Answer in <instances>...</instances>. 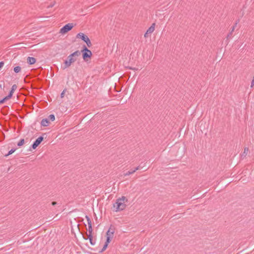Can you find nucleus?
Returning <instances> with one entry per match:
<instances>
[{"label": "nucleus", "instance_id": "f257e3e1", "mask_svg": "<svg viewBox=\"0 0 254 254\" xmlns=\"http://www.w3.org/2000/svg\"><path fill=\"white\" fill-rule=\"evenodd\" d=\"M127 201V199L124 196L117 199L116 203L114 204V207L116 208V211H118L125 209L126 207L125 202Z\"/></svg>", "mask_w": 254, "mask_h": 254}, {"label": "nucleus", "instance_id": "f03ea898", "mask_svg": "<svg viewBox=\"0 0 254 254\" xmlns=\"http://www.w3.org/2000/svg\"><path fill=\"white\" fill-rule=\"evenodd\" d=\"M80 55V52L78 50L69 55L67 57L68 60H66L64 62L65 66L64 69L70 66L72 63H74L77 60V58Z\"/></svg>", "mask_w": 254, "mask_h": 254}, {"label": "nucleus", "instance_id": "7ed1b4c3", "mask_svg": "<svg viewBox=\"0 0 254 254\" xmlns=\"http://www.w3.org/2000/svg\"><path fill=\"white\" fill-rule=\"evenodd\" d=\"M82 52V58L85 61H87L88 58H90L92 56V52L89 50L85 45L83 47V49L81 51Z\"/></svg>", "mask_w": 254, "mask_h": 254}, {"label": "nucleus", "instance_id": "20e7f679", "mask_svg": "<svg viewBox=\"0 0 254 254\" xmlns=\"http://www.w3.org/2000/svg\"><path fill=\"white\" fill-rule=\"evenodd\" d=\"M73 27V24L72 23H68L63 27L60 31V33L62 34H64L70 30Z\"/></svg>", "mask_w": 254, "mask_h": 254}, {"label": "nucleus", "instance_id": "39448f33", "mask_svg": "<svg viewBox=\"0 0 254 254\" xmlns=\"http://www.w3.org/2000/svg\"><path fill=\"white\" fill-rule=\"evenodd\" d=\"M115 231L114 228H112L111 227H110L109 230L106 233V237L107 239L106 241H107V243H110L111 241V240L112 239L113 237V235L114 234Z\"/></svg>", "mask_w": 254, "mask_h": 254}, {"label": "nucleus", "instance_id": "423d86ee", "mask_svg": "<svg viewBox=\"0 0 254 254\" xmlns=\"http://www.w3.org/2000/svg\"><path fill=\"white\" fill-rule=\"evenodd\" d=\"M43 137L40 136L34 142L33 144L32 145V147L33 149H35L36 147L41 143V142L43 140Z\"/></svg>", "mask_w": 254, "mask_h": 254}, {"label": "nucleus", "instance_id": "0eeeda50", "mask_svg": "<svg viewBox=\"0 0 254 254\" xmlns=\"http://www.w3.org/2000/svg\"><path fill=\"white\" fill-rule=\"evenodd\" d=\"M85 218L87 219L88 226V233H90V234L92 233L93 230H92V228L91 220H90L89 217L87 215L85 216Z\"/></svg>", "mask_w": 254, "mask_h": 254}, {"label": "nucleus", "instance_id": "6e6552de", "mask_svg": "<svg viewBox=\"0 0 254 254\" xmlns=\"http://www.w3.org/2000/svg\"><path fill=\"white\" fill-rule=\"evenodd\" d=\"M239 20H238L236 21L235 23L234 24V25L232 27V28H231V30L230 31V32L228 33V34L227 35V38L228 39L229 38L231 37V36H232V34H233V32L234 31L236 27H237V25L238 24V23H239Z\"/></svg>", "mask_w": 254, "mask_h": 254}, {"label": "nucleus", "instance_id": "1a4fd4ad", "mask_svg": "<svg viewBox=\"0 0 254 254\" xmlns=\"http://www.w3.org/2000/svg\"><path fill=\"white\" fill-rule=\"evenodd\" d=\"M77 38L81 39L84 42H85L87 38H89L87 36L82 33H79L76 35Z\"/></svg>", "mask_w": 254, "mask_h": 254}, {"label": "nucleus", "instance_id": "9d476101", "mask_svg": "<svg viewBox=\"0 0 254 254\" xmlns=\"http://www.w3.org/2000/svg\"><path fill=\"white\" fill-rule=\"evenodd\" d=\"M155 23H153L151 26L147 29V33H149V34L152 33L155 30Z\"/></svg>", "mask_w": 254, "mask_h": 254}, {"label": "nucleus", "instance_id": "9b49d317", "mask_svg": "<svg viewBox=\"0 0 254 254\" xmlns=\"http://www.w3.org/2000/svg\"><path fill=\"white\" fill-rule=\"evenodd\" d=\"M50 122L48 119H43L41 122V125L43 127H47L49 126Z\"/></svg>", "mask_w": 254, "mask_h": 254}, {"label": "nucleus", "instance_id": "f8f14e48", "mask_svg": "<svg viewBox=\"0 0 254 254\" xmlns=\"http://www.w3.org/2000/svg\"><path fill=\"white\" fill-rule=\"evenodd\" d=\"M36 59L33 57H28L27 58V63L29 64H33L36 63Z\"/></svg>", "mask_w": 254, "mask_h": 254}, {"label": "nucleus", "instance_id": "ddd939ff", "mask_svg": "<svg viewBox=\"0 0 254 254\" xmlns=\"http://www.w3.org/2000/svg\"><path fill=\"white\" fill-rule=\"evenodd\" d=\"M249 148L248 147H245L244 150V152L242 154V157H245L246 155H247L248 152H249Z\"/></svg>", "mask_w": 254, "mask_h": 254}, {"label": "nucleus", "instance_id": "4468645a", "mask_svg": "<svg viewBox=\"0 0 254 254\" xmlns=\"http://www.w3.org/2000/svg\"><path fill=\"white\" fill-rule=\"evenodd\" d=\"M21 68L20 66H15L14 68V71L16 73H18L20 71H21Z\"/></svg>", "mask_w": 254, "mask_h": 254}, {"label": "nucleus", "instance_id": "2eb2a0df", "mask_svg": "<svg viewBox=\"0 0 254 254\" xmlns=\"http://www.w3.org/2000/svg\"><path fill=\"white\" fill-rule=\"evenodd\" d=\"M24 143V139H20V140L17 143V146H19V147H20L22 145H23Z\"/></svg>", "mask_w": 254, "mask_h": 254}, {"label": "nucleus", "instance_id": "dca6fc26", "mask_svg": "<svg viewBox=\"0 0 254 254\" xmlns=\"http://www.w3.org/2000/svg\"><path fill=\"white\" fill-rule=\"evenodd\" d=\"M88 47H90L92 46V43L89 38H87L85 41Z\"/></svg>", "mask_w": 254, "mask_h": 254}, {"label": "nucleus", "instance_id": "f3484780", "mask_svg": "<svg viewBox=\"0 0 254 254\" xmlns=\"http://www.w3.org/2000/svg\"><path fill=\"white\" fill-rule=\"evenodd\" d=\"M12 94H13V93H11V92H9V94L4 97V99H5V100L6 101V100L10 99L12 96Z\"/></svg>", "mask_w": 254, "mask_h": 254}, {"label": "nucleus", "instance_id": "a211bd4d", "mask_svg": "<svg viewBox=\"0 0 254 254\" xmlns=\"http://www.w3.org/2000/svg\"><path fill=\"white\" fill-rule=\"evenodd\" d=\"M55 116L53 114L49 115V116L48 117V120H50L51 121H54L55 120Z\"/></svg>", "mask_w": 254, "mask_h": 254}, {"label": "nucleus", "instance_id": "6ab92c4d", "mask_svg": "<svg viewBox=\"0 0 254 254\" xmlns=\"http://www.w3.org/2000/svg\"><path fill=\"white\" fill-rule=\"evenodd\" d=\"M17 88V86L15 84H14L12 86V87L11 88V90L10 92H11V93H13L15 90H16Z\"/></svg>", "mask_w": 254, "mask_h": 254}, {"label": "nucleus", "instance_id": "aec40b11", "mask_svg": "<svg viewBox=\"0 0 254 254\" xmlns=\"http://www.w3.org/2000/svg\"><path fill=\"white\" fill-rule=\"evenodd\" d=\"M109 243H107V241H106V242H105V245H104V247H103V248H102V250H101V252H102L104 251L106 249V248H107V246H108V244H109Z\"/></svg>", "mask_w": 254, "mask_h": 254}, {"label": "nucleus", "instance_id": "412c9836", "mask_svg": "<svg viewBox=\"0 0 254 254\" xmlns=\"http://www.w3.org/2000/svg\"><path fill=\"white\" fill-rule=\"evenodd\" d=\"M15 149H11L9 152L8 153L6 154L5 156H8V155L11 154L12 153H13L15 151Z\"/></svg>", "mask_w": 254, "mask_h": 254}, {"label": "nucleus", "instance_id": "4be33fe9", "mask_svg": "<svg viewBox=\"0 0 254 254\" xmlns=\"http://www.w3.org/2000/svg\"><path fill=\"white\" fill-rule=\"evenodd\" d=\"M134 173V171L133 170H131V171H128L125 174V176H129L131 174H132Z\"/></svg>", "mask_w": 254, "mask_h": 254}, {"label": "nucleus", "instance_id": "5701e85b", "mask_svg": "<svg viewBox=\"0 0 254 254\" xmlns=\"http://www.w3.org/2000/svg\"><path fill=\"white\" fill-rule=\"evenodd\" d=\"M87 236H88V239L89 240L90 239H91L93 238V236H92V233H89L88 235H87Z\"/></svg>", "mask_w": 254, "mask_h": 254}, {"label": "nucleus", "instance_id": "b1692460", "mask_svg": "<svg viewBox=\"0 0 254 254\" xmlns=\"http://www.w3.org/2000/svg\"><path fill=\"white\" fill-rule=\"evenodd\" d=\"M56 4V2L55 1H54L52 3H51L50 5H49V6H48V8H50V7H52L53 6H54Z\"/></svg>", "mask_w": 254, "mask_h": 254}, {"label": "nucleus", "instance_id": "393cba45", "mask_svg": "<svg viewBox=\"0 0 254 254\" xmlns=\"http://www.w3.org/2000/svg\"><path fill=\"white\" fill-rule=\"evenodd\" d=\"M66 91V89H64L63 90V91L62 92L61 94V97L62 98H63L64 97V93H65V92Z\"/></svg>", "mask_w": 254, "mask_h": 254}, {"label": "nucleus", "instance_id": "a878e982", "mask_svg": "<svg viewBox=\"0 0 254 254\" xmlns=\"http://www.w3.org/2000/svg\"><path fill=\"white\" fill-rule=\"evenodd\" d=\"M90 243L91 245H94L95 244V242L93 241V238L89 240Z\"/></svg>", "mask_w": 254, "mask_h": 254}, {"label": "nucleus", "instance_id": "bb28decb", "mask_svg": "<svg viewBox=\"0 0 254 254\" xmlns=\"http://www.w3.org/2000/svg\"><path fill=\"white\" fill-rule=\"evenodd\" d=\"M6 101L4 98H3L2 99L0 100V104L4 103V102Z\"/></svg>", "mask_w": 254, "mask_h": 254}, {"label": "nucleus", "instance_id": "cd10ccee", "mask_svg": "<svg viewBox=\"0 0 254 254\" xmlns=\"http://www.w3.org/2000/svg\"><path fill=\"white\" fill-rule=\"evenodd\" d=\"M139 167L138 166L137 167H136L134 170H133V171H134V173L137 170H139Z\"/></svg>", "mask_w": 254, "mask_h": 254}, {"label": "nucleus", "instance_id": "c85d7f7f", "mask_svg": "<svg viewBox=\"0 0 254 254\" xmlns=\"http://www.w3.org/2000/svg\"><path fill=\"white\" fill-rule=\"evenodd\" d=\"M148 34H149V33H147V31H146V33L144 35V37L145 38L148 37Z\"/></svg>", "mask_w": 254, "mask_h": 254}, {"label": "nucleus", "instance_id": "c756f323", "mask_svg": "<svg viewBox=\"0 0 254 254\" xmlns=\"http://www.w3.org/2000/svg\"><path fill=\"white\" fill-rule=\"evenodd\" d=\"M128 68H129V69H132V70H137V69H138L137 68H135V67L133 68V67H129Z\"/></svg>", "mask_w": 254, "mask_h": 254}, {"label": "nucleus", "instance_id": "7c9ffc66", "mask_svg": "<svg viewBox=\"0 0 254 254\" xmlns=\"http://www.w3.org/2000/svg\"><path fill=\"white\" fill-rule=\"evenodd\" d=\"M254 86V82L252 80L251 82V87H253Z\"/></svg>", "mask_w": 254, "mask_h": 254}, {"label": "nucleus", "instance_id": "2f4dec72", "mask_svg": "<svg viewBox=\"0 0 254 254\" xmlns=\"http://www.w3.org/2000/svg\"><path fill=\"white\" fill-rule=\"evenodd\" d=\"M57 202H56V201H53V202H52V204L53 205H56V204H57Z\"/></svg>", "mask_w": 254, "mask_h": 254}, {"label": "nucleus", "instance_id": "473e14b6", "mask_svg": "<svg viewBox=\"0 0 254 254\" xmlns=\"http://www.w3.org/2000/svg\"><path fill=\"white\" fill-rule=\"evenodd\" d=\"M252 80L254 82V77H253Z\"/></svg>", "mask_w": 254, "mask_h": 254}]
</instances>
